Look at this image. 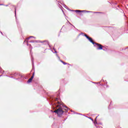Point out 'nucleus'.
<instances>
[{"label":"nucleus","mask_w":128,"mask_h":128,"mask_svg":"<svg viewBox=\"0 0 128 128\" xmlns=\"http://www.w3.org/2000/svg\"><path fill=\"white\" fill-rule=\"evenodd\" d=\"M58 105L56 106V110L53 112H56L58 114V116H62L64 112L62 110V104H60V102H58Z\"/></svg>","instance_id":"1"},{"label":"nucleus","mask_w":128,"mask_h":128,"mask_svg":"<svg viewBox=\"0 0 128 128\" xmlns=\"http://www.w3.org/2000/svg\"><path fill=\"white\" fill-rule=\"evenodd\" d=\"M84 36H86V38H88V40L90 41V42H92V44H96V42H94V40H92V38H90V36H88V35H86V34H85Z\"/></svg>","instance_id":"2"},{"label":"nucleus","mask_w":128,"mask_h":128,"mask_svg":"<svg viewBox=\"0 0 128 128\" xmlns=\"http://www.w3.org/2000/svg\"><path fill=\"white\" fill-rule=\"evenodd\" d=\"M94 44H96V46H98V50H102V48H104V46H102V45L96 42Z\"/></svg>","instance_id":"3"},{"label":"nucleus","mask_w":128,"mask_h":128,"mask_svg":"<svg viewBox=\"0 0 128 128\" xmlns=\"http://www.w3.org/2000/svg\"><path fill=\"white\" fill-rule=\"evenodd\" d=\"M40 42H41V44H44V46H48V40H44V41H40Z\"/></svg>","instance_id":"4"},{"label":"nucleus","mask_w":128,"mask_h":128,"mask_svg":"<svg viewBox=\"0 0 128 128\" xmlns=\"http://www.w3.org/2000/svg\"><path fill=\"white\" fill-rule=\"evenodd\" d=\"M34 76H32L31 78L28 80V84H29L30 82H32V80Z\"/></svg>","instance_id":"5"},{"label":"nucleus","mask_w":128,"mask_h":128,"mask_svg":"<svg viewBox=\"0 0 128 128\" xmlns=\"http://www.w3.org/2000/svg\"><path fill=\"white\" fill-rule=\"evenodd\" d=\"M76 12H86L85 10H76Z\"/></svg>","instance_id":"6"},{"label":"nucleus","mask_w":128,"mask_h":128,"mask_svg":"<svg viewBox=\"0 0 128 128\" xmlns=\"http://www.w3.org/2000/svg\"><path fill=\"white\" fill-rule=\"evenodd\" d=\"M64 64H68V63H66L64 62L63 61H61Z\"/></svg>","instance_id":"7"},{"label":"nucleus","mask_w":128,"mask_h":128,"mask_svg":"<svg viewBox=\"0 0 128 128\" xmlns=\"http://www.w3.org/2000/svg\"><path fill=\"white\" fill-rule=\"evenodd\" d=\"M32 76H33V78H34V72L33 73V74H32Z\"/></svg>","instance_id":"8"},{"label":"nucleus","mask_w":128,"mask_h":128,"mask_svg":"<svg viewBox=\"0 0 128 128\" xmlns=\"http://www.w3.org/2000/svg\"><path fill=\"white\" fill-rule=\"evenodd\" d=\"M30 38H32V36H30V38H27V40H30Z\"/></svg>","instance_id":"9"},{"label":"nucleus","mask_w":128,"mask_h":128,"mask_svg":"<svg viewBox=\"0 0 128 128\" xmlns=\"http://www.w3.org/2000/svg\"><path fill=\"white\" fill-rule=\"evenodd\" d=\"M84 34V33L82 32V34Z\"/></svg>","instance_id":"10"},{"label":"nucleus","mask_w":128,"mask_h":128,"mask_svg":"<svg viewBox=\"0 0 128 128\" xmlns=\"http://www.w3.org/2000/svg\"><path fill=\"white\" fill-rule=\"evenodd\" d=\"M91 120H94L93 119H91Z\"/></svg>","instance_id":"11"},{"label":"nucleus","mask_w":128,"mask_h":128,"mask_svg":"<svg viewBox=\"0 0 128 128\" xmlns=\"http://www.w3.org/2000/svg\"><path fill=\"white\" fill-rule=\"evenodd\" d=\"M16 12V10H15V12Z\"/></svg>","instance_id":"12"},{"label":"nucleus","mask_w":128,"mask_h":128,"mask_svg":"<svg viewBox=\"0 0 128 128\" xmlns=\"http://www.w3.org/2000/svg\"><path fill=\"white\" fill-rule=\"evenodd\" d=\"M56 100H58V98H56Z\"/></svg>","instance_id":"13"},{"label":"nucleus","mask_w":128,"mask_h":128,"mask_svg":"<svg viewBox=\"0 0 128 128\" xmlns=\"http://www.w3.org/2000/svg\"><path fill=\"white\" fill-rule=\"evenodd\" d=\"M0 6H2V4H0Z\"/></svg>","instance_id":"14"}]
</instances>
